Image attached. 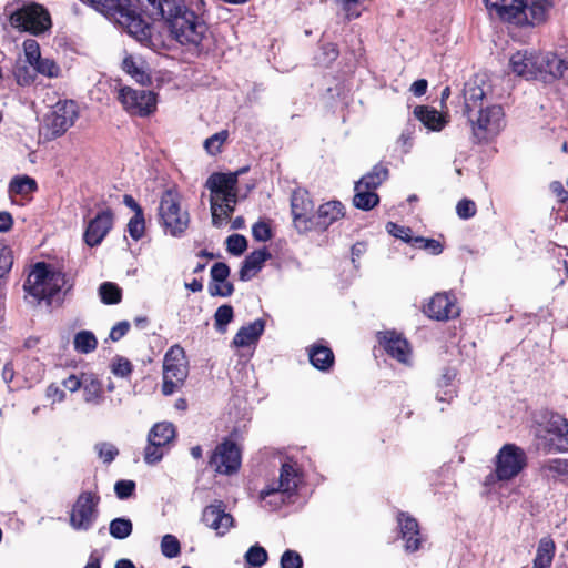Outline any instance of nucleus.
I'll use <instances>...</instances> for the list:
<instances>
[{
    "label": "nucleus",
    "instance_id": "nucleus-48",
    "mask_svg": "<svg viewBox=\"0 0 568 568\" xmlns=\"http://www.w3.org/2000/svg\"><path fill=\"white\" fill-rule=\"evenodd\" d=\"M163 448L159 443L148 440V445L144 448V462L148 465H154L163 458Z\"/></svg>",
    "mask_w": 568,
    "mask_h": 568
},
{
    "label": "nucleus",
    "instance_id": "nucleus-33",
    "mask_svg": "<svg viewBox=\"0 0 568 568\" xmlns=\"http://www.w3.org/2000/svg\"><path fill=\"white\" fill-rule=\"evenodd\" d=\"M555 550L556 546L554 540L550 537H542L538 542L532 567L549 568L555 556Z\"/></svg>",
    "mask_w": 568,
    "mask_h": 568
},
{
    "label": "nucleus",
    "instance_id": "nucleus-32",
    "mask_svg": "<svg viewBox=\"0 0 568 568\" xmlns=\"http://www.w3.org/2000/svg\"><path fill=\"white\" fill-rule=\"evenodd\" d=\"M311 364L320 371H328L334 364L332 349L324 345H313L308 351Z\"/></svg>",
    "mask_w": 568,
    "mask_h": 568
},
{
    "label": "nucleus",
    "instance_id": "nucleus-23",
    "mask_svg": "<svg viewBox=\"0 0 568 568\" xmlns=\"http://www.w3.org/2000/svg\"><path fill=\"white\" fill-rule=\"evenodd\" d=\"M510 69L517 75L526 79H537L538 53L518 51L509 60Z\"/></svg>",
    "mask_w": 568,
    "mask_h": 568
},
{
    "label": "nucleus",
    "instance_id": "nucleus-16",
    "mask_svg": "<svg viewBox=\"0 0 568 568\" xmlns=\"http://www.w3.org/2000/svg\"><path fill=\"white\" fill-rule=\"evenodd\" d=\"M300 480V474L295 465L286 462L281 466L278 479L267 484L266 487L261 490L260 498L266 499L267 494L275 490L293 496L297 491Z\"/></svg>",
    "mask_w": 568,
    "mask_h": 568
},
{
    "label": "nucleus",
    "instance_id": "nucleus-64",
    "mask_svg": "<svg viewBox=\"0 0 568 568\" xmlns=\"http://www.w3.org/2000/svg\"><path fill=\"white\" fill-rule=\"evenodd\" d=\"M84 382V374L81 375V377H78L77 375H70L68 378H65L62 382V385L68 388L70 392L74 393L79 390Z\"/></svg>",
    "mask_w": 568,
    "mask_h": 568
},
{
    "label": "nucleus",
    "instance_id": "nucleus-58",
    "mask_svg": "<svg viewBox=\"0 0 568 568\" xmlns=\"http://www.w3.org/2000/svg\"><path fill=\"white\" fill-rule=\"evenodd\" d=\"M252 235L258 242H266L272 239V230L268 224L258 221L252 226Z\"/></svg>",
    "mask_w": 568,
    "mask_h": 568
},
{
    "label": "nucleus",
    "instance_id": "nucleus-22",
    "mask_svg": "<svg viewBox=\"0 0 568 568\" xmlns=\"http://www.w3.org/2000/svg\"><path fill=\"white\" fill-rule=\"evenodd\" d=\"M344 205L339 201H329L320 205L313 214L312 230L326 231L333 223L344 216Z\"/></svg>",
    "mask_w": 568,
    "mask_h": 568
},
{
    "label": "nucleus",
    "instance_id": "nucleus-54",
    "mask_svg": "<svg viewBox=\"0 0 568 568\" xmlns=\"http://www.w3.org/2000/svg\"><path fill=\"white\" fill-rule=\"evenodd\" d=\"M99 457L103 459L105 464H110L114 460L116 455L119 454L118 448L109 443H98L94 446Z\"/></svg>",
    "mask_w": 568,
    "mask_h": 568
},
{
    "label": "nucleus",
    "instance_id": "nucleus-4",
    "mask_svg": "<svg viewBox=\"0 0 568 568\" xmlns=\"http://www.w3.org/2000/svg\"><path fill=\"white\" fill-rule=\"evenodd\" d=\"M67 284L65 275L50 271L44 263H37L28 275L23 288L40 303L45 301L49 306L61 303V291Z\"/></svg>",
    "mask_w": 568,
    "mask_h": 568
},
{
    "label": "nucleus",
    "instance_id": "nucleus-15",
    "mask_svg": "<svg viewBox=\"0 0 568 568\" xmlns=\"http://www.w3.org/2000/svg\"><path fill=\"white\" fill-rule=\"evenodd\" d=\"M538 78L542 81L566 78L568 80V55L559 57L554 52L538 53Z\"/></svg>",
    "mask_w": 568,
    "mask_h": 568
},
{
    "label": "nucleus",
    "instance_id": "nucleus-39",
    "mask_svg": "<svg viewBox=\"0 0 568 568\" xmlns=\"http://www.w3.org/2000/svg\"><path fill=\"white\" fill-rule=\"evenodd\" d=\"M123 70L130 74L138 83L146 84L150 82L149 74L139 65L132 57H126L122 63Z\"/></svg>",
    "mask_w": 568,
    "mask_h": 568
},
{
    "label": "nucleus",
    "instance_id": "nucleus-60",
    "mask_svg": "<svg viewBox=\"0 0 568 568\" xmlns=\"http://www.w3.org/2000/svg\"><path fill=\"white\" fill-rule=\"evenodd\" d=\"M229 276L230 267L225 263L217 262L211 267L212 282H227Z\"/></svg>",
    "mask_w": 568,
    "mask_h": 568
},
{
    "label": "nucleus",
    "instance_id": "nucleus-62",
    "mask_svg": "<svg viewBox=\"0 0 568 568\" xmlns=\"http://www.w3.org/2000/svg\"><path fill=\"white\" fill-rule=\"evenodd\" d=\"M130 323L128 321H121L119 323H116L112 328H111V332H110V335H109V338L112 341V342H118L120 341L123 336L126 335V333L129 332L130 329Z\"/></svg>",
    "mask_w": 568,
    "mask_h": 568
},
{
    "label": "nucleus",
    "instance_id": "nucleus-45",
    "mask_svg": "<svg viewBox=\"0 0 568 568\" xmlns=\"http://www.w3.org/2000/svg\"><path fill=\"white\" fill-rule=\"evenodd\" d=\"M227 136H229V133L225 130L211 135L210 138H207L204 141V149L211 155H215V154L220 153L221 146L226 141Z\"/></svg>",
    "mask_w": 568,
    "mask_h": 568
},
{
    "label": "nucleus",
    "instance_id": "nucleus-7",
    "mask_svg": "<svg viewBox=\"0 0 568 568\" xmlns=\"http://www.w3.org/2000/svg\"><path fill=\"white\" fill-rule=\"evenodd\" d=\"M9 22L14 29L34 36L45 32L51 27L49 12L37 3L13 11L9 17Z\"/></svg>",
    "mask_w": 568,
    "mask_h": 568
},
{
    "label": "nucleus",
    "instance_id": "nucleus-19",
    "mask_svg": "<svg viewBox=\"0 0 568 568\" xmlns=\"http://www.w3.org/2000/svg\"><path fill=\"white\" fill-rule=\"evenodd\" d=\"M187 374L189 368L184 349L179 345L172 346L164 355L163 377L184 382Z\"/></svg>",
    "mask_w": 568,
    "mask_h": 568
},
{
    "label": "nucleus",
    "instance_id": "nucleus-17",
    "mask_svg": "<svg viewBox=\"0 0 568 568\" xmlns=\"http://www.w3.org/2000/svg\"><path fill=\"white\" fill-rule=\"evenodd\" d=\"M202 521L217 535H225L233 526V516L226 513V506L221 500H215L202 511Z\"/></svg>",
    "mask_w": 568,
    "mask_h": 568
},
{
    "label": "nucleus",
    "instance_id": "nucleus-10",
    "mask_svg": "<svg viewBox=\"0 0 568 568\" xmlns=\"http://www.w3.org/2000/svg\"><path fill=\"white\" fill-rule=\"evenodd\" d=\"M119 100L132 115L146 116L156 109V94L148 90L124 87L119 92Z\"/></svg>",
    "mask_w": 568,
    "mask_h": 568
},
{
    "label": "nucleus",
    "instance_id": "nucleus-51",
    "mask_svg": "<svg viewBox=\"0 0 568 568\" xmlns=\"http://www.w3.org/2000/svg\"><path fill=\"white\" fill-rule=\"evenodd\" d=\"M23 51H24L27 62L32 67H34L38 63V61L41 59L39 43L33 39L24 40Z\"/></svg>",
    "mask_w": 568,
    "mask_h": 568
},
{
    "label": "nucleus",
    "instance_id": "nucleus-5",
    "mask_svg": "<svg viewBox=\"0 0 568 568\" xmlns=\"http://www.w3.org/2000/svg\"><path fill=\"white\" fill-rule=\"evenodd\" d=\"M471 126L475 142H489L497 136L504 128V110L500 105L493 104L466 114Z\"/></svg>",
    "mask_w": 568,
    "mask_h": 568
},
{
    "label": "nucleus",
    "instance_id": "nucleus-49",
    "mask_svg": "<svg viewBox=\"0 0 568 568\" xmlns=\"http://www.w3.org/2000/svg\"><path fill=\"white\" fill-rule=\"evenodd\" d=\"M132 364L131 362L123 357V356H115L112 365H111V372L118 376V377H128L132 373Z\"/></svg>",
    "mask_w": 568,
    "mask_h": 568
},
{
    "label": "nucleus",
    "instance_id": "nucleus-57",
    "mask_svg": "<svg viewBox=\"0 0 568 568\" xmlns=\"http://www.w3.org/2000/svg\"><path fill=\"white\" fill-rule=\"evenodd\" d=\"M135 483L133 480H118L114 485V491L119 499H126L133 495Z\"/></svg>",
    "mask_w": 568,
    "mask_h": 568
},
{
    "label": "nucleus",
    "instance_id": "nucleus-21",
    "mask_svg": "<svg viewBox=\"0 0 568 568\" xmlns=\"http://www.w3.org/2000/svg\"><path fill=\"white\" fill-rule=\"evenodd\" d=\"M402 538L405 540V550L415 552L422 547L423 538L417 520L404 511L397 516Z\"/></svg>",
    "mask_w": 568,
    "mask_h": 568
},
{
    "label": "nucleus",
    "instance_id": "nucleus-3",
    "mask_svg": "<svg viewBox=\"0 0 568 568\" xmlns=\"http://www.w3.org/2000/svg\"><path fill=\"white\" fill-rule=\"evenodd\" d=\"M237 181L239 173H213L205 182V187L211 192V215L215 227H221L235 210Z\"/></svg>",
    "mask_w": 568,
    "mask_h": 568
},
{
    "label": "nucleus",
    "instance_id": "nucleus-42",
    "mask_svg": "<svg viewBox=\"0 0 568 568\" xmlns=\"http://www.w3.org/2000/svg\"><path fill=\"white\" fill-rule=\"evenodd\" d=\"M161 551L166 558H175L181 552V545L173 535H164L161 540Z\"/></svg>",
    "mask_w": 568,
    "mask_h": 568
},
{
    "label": "nucleus",
    "instance_id": "nucleus-36",
    "mask_svg": "<svg viewBox=\"0 0 568 568\" xmlns=\"http://www.w3.org/2000/svg\"><path fill=\"white\" fill-rule=\"evenodd\" d=\"M74 349L81 354L93 352L98 346L95 335L90 331H80L73 339Z\"/></svg>",
    "mask_w": 568,
    "mask_h": 568
},
{
    "label": "nucleus",
    "instance_id": "nucleus-53",
    "mask_svg": "<svg viewBox=\"0 0 568 568\" xmlns=\"http://www.w3.org/2000/svg\"><path fill=\"white\" fill-rule=\"evenodd\" d=\"M280 565L281 568H303V558L297 551L287 549L283 552Z\"/></svg>",
    "mask_w": 568,
    "mask_h": 568
},
{
    "label": "nucleus",
    "instance_id": "nucleus-2",
    "mask_svg": "<svg viewBox=\"0 0 568 568\" xmlns=\"http://www.w3.org/2000/svg\"><path fill=\"white\" fill-rule=\"evenodd\" d=\"M491 17L519 27L539 26L547 20L552 0H484Z\"/></svg>",
    "mask_w": 568,
    "mask_h": 568
},
{
    "label": "nucleus",
    "instance_id": "nucleus-35",
    "mask_svg": "<svg viewBox=\"0 0 568 568\" xmlns=\"http://www.w3.org/2000/svg\"><path fill=\"white\" fill-rule=\"evenodd\" d=\"M353 204L362 211H369L379 203V196L374 190L356 189L354 185Z\"/></svg>",
    "mask_w": 568,
    "mask_h": 568
},
{
    "label": "nucleus",
    "instance_id": "nucleus-38",
    "mask_svg": "<svg viewBox=\"0 0 568 568\" xmlns=\"http://www.w3.org/2000/svg\"><path fill=\"white\" fill-rule=\"evenodd\" d=\"M132 521L124 517L114 518L109 526L110 535L120 540L128 538L132 534Z\"/></svg>",
    "mask_w": 568,
    "mask_h": 568
},
{
    "label": "nucleus",
    "instance_id": "nucleus-8",
    "mask_svg": "<svg viewBox=\"0 0 568 568\" xmlns=\"http://www.w3.org/2000/svg\"><path fill=\"white\" fill-rule=\"evenodd\" d=\"M495 476L498 480L508 481L515 478L526 466L527 457L515 444L504 445L496 456Z\"/></svg>",
    "mask_w": 568,
    "mask_h": 568
},
{
    "label": "nucleus",
    "instance_id": "nucleus-27",
    "mask_svg": "<svg viewBox=\"0 0 568 568\" xmlns=\"http://www.w3.org/2000/svg\"><path fill=\"white\" fill-rule=\"evenodd\" d=\"M265 322L261 318L255 320L246 326H242L233 338V344L236 347H245L255 343L263 334Z\"/></svg>",
    "mask_w": 568,
    "mask_h": 568
},
{
    "label": "nucleus",
    "instance_id": "nucleus-56",
    "mask_svg": "<svg viewBox=\"0 0 568 568\" xmlns=\"http://www.w3.org/2000/svg\"><path fill=\"white\" fill-rule=\"evenodd\" d=\"M476 212V204L469 199H463L456 205V213L463 220H468L475 216Z\"/></svg>",
    "mask_w": 568,
    "mask_h": 568
},
{
    "label": "nucleus",
    "instance_id": "nucleus-11",
    "mask_svg": "<svg viewBox=\"0 0 568 568\" xmlns=\"http://www.w3.org/2000/svg\"><path fill=\"white\" fill-rule=\"evenodd\" d=\"M545 432V449L549 453L568 452V419L551 413L542 425Z\"/></svg>",
    "mask_w": 568,
    "mask_h": 568
},
{
    "label": "nucleus",
    "instance_id": "nucleus-43",
    "mask_svg": "<svg viewBox=\"0 0 568 568\" xmlns=\"http://www.w3.org/2000/svg\"><path fill=\"white\" fill-rule=\"evenodd\" d=\"M267 558V551L258 545L252 546L245 554V560L252 567L263 566Z\"/></svg>",
    "mask_w": 568,
    "mask_h": 568
},
{
    "label": "nucleus",
    "instance_id": "nucleus-34",
    "mask_svg": "<svg viewBox=\"0 0 568 568\" xmlns=\"http://www.w3.org/2000/svg\"><path fill=\"white\" fill-rule=\"evenodd\" d=\"M176 432L172 423L161 422L153 425L148 434V440L159 443L161 446L169 445L175 438Z\"/></svg>",
    "mask_w": 568,
    "mask_h": 568
},
{
    "label": "nucleus",
    "instance_id": "nucleus-30",
    "mask_svg": "<svg viewBox=\"0 0 568 568\" xmlns=\"http://www.w3.org/2000/svg\"><path fill=\"white\" fill-rule=\"evenodd\" d=\"M388 173V169L385 165L378 163L356 182V189L376 191L383 184V182L387 180Z\"/></svg>",
    "mask_w": 568,
    "mask_h": 568
},
{
    "label": "nucleus",
    "instance_id": "nucleus-13",
    "mask_svg": "<svg viewBox=\"0 0 568 568\" xmlns=\"http://www.w3.org/2000/svg\"><path fill=\"white\" fill-rule=\"evenodd\" d=\"M314 203L305 190L294 191L291 196V211L294 226L298 233L312 231Z\"/></svg>",
    "mask_w": 568,
    "mask_h": 568
},
{
    "label": "nucleus",
    "instance_id": "nucleus-52",
    "mask_svg": "<svg viewBox=\"0 0 568 568\" xmlns=\"http://www.w3.org/2000/svg\"><path fill=\"white\" fill-rule=\"evenodd\" d=\"M13 264L12 251L9 246L0 243V278L4 277Z\"/></svg>",
    "mask_w": 568,
    "mask_h": 568
},
{
    "label": "nucleus",
    "instance_id": "nucleus-20",
    "mask_svg": "<svg viewBox=\"0 0 568 568\" xmlns=\"http://www.w3.org/2000/svg\"><path fill=\"white\" fill-rule=\"evenodd\" d=\"M113 225V214L111 210H105L92 219L84 232V242L93 247L99 245L106 234L110 232Z\"/></svg>",
    "mask_w": 568,
    "mask_h": 568
},
{
    "label": "nucleus",
    "instance_id": "nucleus-41",
    "mask_svg": "<svg viewBox=\"0 0 568 568\" xmlns=\"http://www.w3.org/2000/svg\"><path fill=\"white\" fill-rule=\"evenodd\" d=\"M234 316L233 307L231 305H221L214 314V325L219 332H225L226 325L232 322Z\"/></svg>",
    "mask_w": 568,
    "mask_h": 568
},
{
    "label": "nucleus",
    "instance_id": "nucleus-6",
    "mask_svg": "<svg viewBox=\"0 0 568 568\" xmlns=\"http://www.w3.org/2000/svg\"><path fill=\"white\" fill-rule=\"evenodd\" d=\"M160 221L170 235L182 236L190 225V214L182 210L180 196L172 190H166L160 200Z\"/></svg>",
    "mask_w": 568,
    "mask_h": 568
},
{
    "label": "nucleus",
    "instance_id": "nucleus-28",
    "mask_svg": "<svg viewBox=\"0 0 568 568\" xmlns=\"http://www.w3.org/2000/svg\"><path fill=\"white\" fill-rule=\"evenodd\" d=\"M540 475L547 480L568 483V459L554 458L539 467Z\"/></svg>",
    "mask_w": 568,
    "mask_h": 568
},
{
    "label": "nucleus",
    "instance_id": "nucleus-63",
    "mask_svg": "<svg viewBox=\"0 0 568 568\" xmlns=\"http://www.w3.org/2000/svg\"><path fill=\"white\" fill-rule=\"evenodd\" d=\"M338 4L342 6L343 10L346 12L348 19H354L359 17L358 4L359 0H336Z\"/></svg>",
    "mask_w": 568,
    "mask_h": 568
},
{
    "label": "nucleus",
    "instance_id": "nucleus-12",
    "mask_svg": "<svg viewBox=\"0 0 568 568\" xmlns=\"http://www.w3.org/2000/svg\"><path fill=\"white\" fill-rule=\"evenodd\" d=\"M210 466L219 474L236 473L241 466V453L236 444L231 440L219 444L210 458Z\"/></svg>",
    "mask_w": 568,
    "mask_h": 568
},
{
    "label": "nucleus",
    "instance_id": "nucleus-59",
    "mask_svg": "<svg viewBox=\"0 0 568 568\" xmlns=\"http://www.w3.org/2000/svg\"><path fill=\"white\" fill-rule=\"evenodd\" d=\"M386 230L389 234L403 240L404 242L410 243L413 240L409 227L400 226L394 222H388L386 224Z\"/></svg>",
    "mask_w": 568,
    "mask_h": 568
},
{
    "label": "nucleus",
    "instance_id": "nucleus-46",
    "mask_svg": "<svg viewBox=\"0 0 568 568\" xmlns=\"http://www.w3.org/2000/svg\"><path fill=\"white\" fill-rule=\"evenodd\" d=\"M413 246L423 248L432 253L433 255H438L443 252V245L439 241L434 239H425L423 236L413 237L412 242Z\"/></svg>",
    "mask_w": 568,
    "mask_h": 568
},
{
    "label": "nucleus",
    "instance_id": "nucleus-31",
    "mask_svg": "<svg viewBox=\"0 0 568 568\" xmlns=\"http://www.w3.org/2000/svg\"><path fill=\"white\" fill-rule=\"evenodd\" d=\"M83 399L88 404L100 405L104 400L102 382L93 374H84Z\"/></svg>",
    "mask_w": 568,
    "mask_h": 568
},
{
    "label": "nucleus",
    "instance_id": "nucleus-14",
    "mask_svg": "<svg viewBox=\"0 0 568 568\" xmlns=\"http://www.w3.org/2000/svg\"><path fill=\"white\" fill-rule=\"evenodd\" d=\"M78 105L72 100L59 101L49 118V128L54 136H60L74 124L78 118Z\"/></svg>",
    "mask_w": 568,
    "mask_h": 568
},
{
    "label": "nucleus",
    "instance_id": "nucleus-9",
    "mask_svg": "<svg viewBox=\"0 0 568 568\" xmlns=\"http://www.w3.org/2000/svg\"><path fill=\"white\" fill-rule=\"evenodd\" d=\"M100 497L90 491L81 493L70 514V526L75 530L87 531L94 525L99 510Z\"/></svg>",
    "mask_w": 568,
    "mask_h": 568
},
{
    "label": "nucleus",
    "instance_id": "nucleus-37",
    "mask_svg": "<svg viewBox=\"0 0 568 568\" xmlns=\"http://www.w3.org/2000/svg\"><path fill=\"white\" fill-rule=\"evenodd\" d=\"M37 190V182L34 179L22 175L16 176L10 181L9 192L20 195L32 193Z\"/></svg>",
    "mask_w": 568,
    "mask_h": 568
},
{
    "label": "nucleus",
    "instance_id": "nucleus-47",
    "mask_svg": "<svg viewBox=\"0 0 568 568\" xmlns=\"http://www.w3.org/2000/svg\"><path fill=\"white\" fill-rule=\"evenodd\" d=\"M247 248V240L244 235L232 234L226 239V250L233 255H241Z\"/></svg>",
    "mask_w": 568,
    "mask_h": 568
},
{
    "label": "nucleus",
    "instance_id": "nucleus-25",
    "mask_svg": "<svg viewBox=\"0 0 568 568\" xmlns=\"http://www.w3.org/2000/svg\"><path fill=\"white\" fill-rule=\"evenodd\" d=\"M485 84L484 75H475L468 82L465 83L464 87V100H465V109L464 113L467 114L474 110L480 108L483 105V99L486 95V92L483 88Z\"/></svg>",
    "mask_w": 568,
    "mask_h": 568
},
{
    "label": "nucleus",
    "instance_id": "nucleus-1",
    "mask_svg": "<svg viewBox=\"0 0 568 568\" xmlns=\"http://www.w3.org/2000/svg\"><path fill=\"white\" fill-rule=\"evenodd\" d=\"M153 20H163L171 37L199 54L210 50V32L204 19L185 0H136Z\"/></svg>",
    "mask_w": 568,
    "mask_h": 568
},
{
    "label": "nucleus",
    "instance_id": "nucleus-26",
    "mask_svg": "<svg viewBox=\"0 0 568 568\" xmlns=\"http://www.w3.org/2000/svg\"><path fill=\"white\" fill-rule=\"evenodd\" d=\"M271 257L266 248H261L250 253L243 261L239 272L242 282L252 280L263 267L264 263Z\"/></svg>",
    "mask_w": 568,
    "mask_h": 568
},
{
    "label": "nucleus",
    "instance_id": "nucleus-61",
    "mask_svg": "<svg viewBox=\"0 0 568 568\" xmlns=\"http://www.w3.org/2000/svg\"><path fill=\"white\" fill-rule=\"evenodd\" d=\"M292 496L282 494L280 490L270 491L267 494L266 499H263L272 509L280 508L283 504L286 503L287 499H290Z\"/></svg>",
    "mask_w": 568,
    "mask_h": 568
},
{
    "label": "nucleus",
    "instance_id": "nucleus-50",
    "mask_svg": "<svg viewBox=\"0 0 568 568\" xmlns=\"http://www.w3.org/2000/svg\"><path fill=\"white\" fill-rule=\"evenodd\" d=\"M33 68L37 72L49 78H57L60 74V67L48 58H41Z\"/></svg>",
    "mask_w": 568,
    "mask_h": 568
},
{
    "label": "nucleus",
    "instance_id": "nucleus-24",
    "mask_svg": "<svg viewBox=\"0 0 568 568\" xmlns=\"http://www.w3.org/2000/svg\"><path fill=\"white\" fill-rule=\"evenodd\" d=\"M379 343L386 353L400 363H407L410 354L408 342L396 332H385Z\"/></svg>",
    "mask_w": 568,
    "mask_h": 568
},
{
    "label": "nucleus",
    "instance_id": "nucleus-55",
    "mask_svg": "<svg viewBox=\"0 0 568 568\" xmlns=\"http://www.w3.org/2000/svg\"><path fill=\"white\" fill-rule=\"evenodd\" d=\"M234 292V285L231 282H211L209 293L211 296H231Z\"/></svg>",
    "mask_w": 568,
    "mask_h": 568
},
{
    "label": "nucleus",
    "instance_id": "nucleus-44",
    "mask_svg": "<svg viewBox=\"0 0 568 568\" xmlns=\"http://www.w3.org/2000/svg\"><path fill=\"white\" fill-rule=\"evenodd\" d=\"M144 231H145L144 214L139 212L138 214H134L130 219V221L128 223V232L133 240L139 241L144 235Z\"/></svg>",
    "mask_w": 568,
    "mask_h": 568
},
{
    "label": "nucleus",
    "instance_id": "nucleus-29",
    "mask_svg": "<svg viewBox=\"0 0 568 568\" xmlns=\"http://www.w3.org/2000/svg\"><path fill=\"white\" fill-rule=\"evenodd\" d=\"M415 116L429 130L440 131L446 125L447 120L436 109L419 105L414 110Z\"/></svg>",
    "mask_w": 568,
    "mask_h": 568
},
{
    "label": "nucleus",
    "instance_id": "nucleus-18",
    "mask_svg": "<svg viewBox=\"0 0 568 568\" xmlns=\"http://www.w3.org/2000/svg\"><path fill=\"white\" fill-rule=\"evenodd\" d=\"M459 307L456 304V297L448 293L435 294L427 306L425 313L437 321H448L459 315Z\"/></svg>",
    "mask_w": 568,
    "mask_h": 568
},
{
    "label": "nucleus",
    "instance_id": "nucleus-40",
    "mask_svg": "<svg viewBox=\"0 0 568 568\" xmlns=\"http://www.w3.org/2000/svg\"><path fill=\"white\" fill-rule=\"evenodd\" d=\"M99 295L104 304H118L122 296L120 287L111 282H104L100 285Z\"/></svg>",
    "mask_w": 568,
    "mask_h": 568
}]
</instances>
